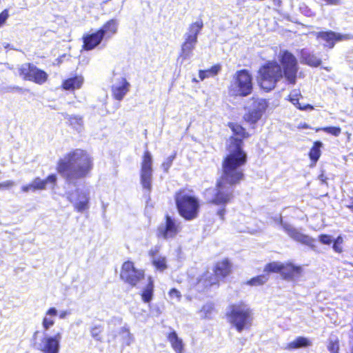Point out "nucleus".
<instances>
[{
    "mask_svg": "<svg viewBox=\"0 0 353 353\" xmlns=\"http://www.w3.org/2000/svg\"><path fill=\"white\" fill-rule=\"evenodd\" d=\"M226 315L229 322L238 332L248 328L252 321V310L242 301L230 305Z\"/></svg>",
    "mask_w": 353,
    "mask_h": 353,
    "instance_id": "39448f33",
    "label": "nucleus"
},
{
    "mask_svg": "<svg viewBox=\"0 0 353 353\" xmlns=\"http://www.w3.org/2000/svg\"><path fill=\"white\" fill-rule=\"evenodd\" d=\"M330 353H339V343L338 341H330L327 346Z\"/></svg>",
    "mask_w": 353,
    "mask_h": 353,
    "instance_id": "37998d69",
    "label": "nucleus"
},
{
    "mask_svg": "<svg viewBox=\"0 0 353 353\" xmlns=\"http://www.w3.org/2000/svg\"><path fill=\"white\" fill-rule=\"evenodd\" d=\"M279 223L283 230L293 240L307 245H311L314 242V239H312L309 236L301 233L299 230L294 228L292 225L283 222L281 217L279 218Z\"/></svg>",
    "mask_w": 353,
    "mask_h": 353,
    "instance_id": "2eb2a0df",
    "label": "nucleus"
},
{
    "mask_svg": "<svg viewBox=\"0 0 353 353\" xmlns=\"http://www.w3.org/2000/svg\"><path fill=\"white\" fill-rule=\"evenodd\" d=\"M203 27V22L201 19L196 20L195 22L190 23L183 35V38L198 41V35L201 31Z\"/></svg>",
    "mask_w": 353,
    "mask_h": 353,
    "instance_id": "412c9836",
    "label": "nucleus"
},
{
    "mask_svg": "<svg viewBox=\"0 0 353 353\" xmlns=\"http://www.w3.org/2000/svg\"><path fill=\"white\" fill-rule=\"evenodd\" d=\"M301 268L292 264L283 265L282 275L285 279H292L300 273Z\"/></svg>",
    "mask_w": 353,
    "mask_h": 353,
    "instance_id": "2f4dec72",
    "label": "nucleus"
},
{
    "mask_svg": "<svg viewBox=\"0 0 353 353\" xmlns=\"http://www.w3.org/2000/svg\"><path fill=\"white\" fill-rule=\"evenodd\" d=\"M9 17L8 10L7 9L3 10L0 13V27L3 26Z\"/></svg>",
    "mask_w": 353,
    "mask_h": 353,
    "instance_id": "de8ad7c7",
    "label": "nucleus"
},
{
    "mask_svg": "<svg viewBox=\"0 0 353 353\" xmlns=\"http://www.w3.org/2000/svg\"><path fill=\"white\" fill-rule=\"evenodd\" d=\"M316 37L325 42L323 43L325 47L332 48L336 41L343 40L345 36L333 31H326L317 32Z\"/></svg>",
    "mask_w": 353,
    "mask_h": 353,
    "instance_id": "a211bd4d",
    "label": "nucleus"
},
{
    "mask_svg": "<svg viewBox=\"0 0 353 353\" xmlns=\"http://www.w3.org/2000/svg\"><path fill=\"white\" fill-rule=\"evenodd\" d=\"M323 175H321V176H320V177H321V180H322V181H323Z\"/></svg>",
    "mask_w": 353,
    "mask_h": 353,
    "instance_id": "6e6d98bb",
    "label": "nucleus"
},
{
    "mask_svg": "<svg viewBox=\"0 0 353 353\" xmlns=\"http://www.w3.org/2000/svg\"><path fill=\"white\" fill-rule=\"evenodd\" d=\"M169 296L172 299H176V301H179L181 298V293L175 288H172L170 290L169 292Z\"/></svg>",
    "mask_w": 353,
    "mask_h": 353,
    "instance_id": "49530a36",
    "label": "nucleus"
},
{
    "mask_svg": "<svg viewBox=\"0 0 353 353\" xmlns=\"http://www.w3.org/2000/svg\"><path fill=\"white\" fill-rule=\"evenodd\" d=\"M174 157H175L174 155L170 156L162 163L161 166L165 172H167L168 171V170L170 169V168L171 167V165L172 164V161H173Z\"/></svg>",
    "mask_w": 353,
    "mask_h": 353,
    "instance_id": "c03bdc74",
    "label": "nucleus"
},
{
    "mask_svg": "<svg viewBox=\"0 0 353 353\" xmlns=\"http://www.w3.org/2000/svg\"><path fill=\"white\" fill-rule=\"evenodd\" d=\"M213 309L214 307L212 303H206L203 306L202 309L199 312L200 316L205 319L210 318L211 316Z\"/></svg>",
    "mask_w": 353,
    "mask_h": 353,
    "instance_id": "58836bf2",
    "label": "nucleus"
},
{
    "mask_svg": "<svg viewBox=\"0 0 353 353\" xmlns=\"http://www.w3.org/2000/svg\"><path fill=\"white\" fill-rule=\"evenodd\" d=\"M319 239L322 244L325 245H330L332 242V236L327 234H321Z\"/></svg>",
    "mask_w": 353,
    "mask_h": 353,
    "instance_id": "a18cd8bd",
    "label": "nucleus"
},
{
    "mask_svg": "<svg viewBox=\"0 0 353 353\" xmlns=\"http://www.w3.org/2000/svg\"><path fill=\"white\" fill-rule=\"evenodd\" d=\"M117 323L119 325L121 323V319L120 318H114L112 319L108 323V342H113L116 340L117 335L121 336L122 342L125 345H130L134 341V336L130 333L129 329L125 327H121L118 330H115L114 326Z\"/></svg>",
    "mask_w": 353,
    "mask_h": 353,
    "instance_id": "9d476101",
    "label": "nucleus"
},
{
    "mask_svg": "<svg viewBox=\"0 0 353 353\" xmlns=\"http://www.w3.org/2000/svg\"><path fill=\"white\" fill-rule=\"evenodd\" d=\"M19 74L25 80L33 81L39 85L44 83L48 77V74L45 71L30 63H23L21 65Z\"/></svg>",
    "mask_w": 353,
    "mask_h": 353,
    "instance_id": "9b49d317",
    "label": "nucleus"
},
{
    "mask_svg": "<svg viewBox=\"0 0 353 353\" xmlns=\"http://www.w3.org/2000/svg\"><path fill=\"white\" fill-rule=\"evenodd\" d=\"M144 277V272L134 268L131 261L125 262L121 268V278L131 285H135Z\"/></svg>",
    "mask_w": 353,
    "mask_h": 353,
    "instance_id": "4468645a",
    "label": "nucleus"
},
{
    "mask_svg": "<svg viewBox=\"0 0 353 353\" xmlns=\"http://www.w3.org/2000/svg\"><path fill=\"white\" fill-rule=\"evenodd\" d=\"M322 146V143L320 141H316L314 143L313 147L311 148L309 156L311 161L315 164L316 161L319 160L321 156V148Z\"/></svg>",
    "mask_w": 353,
    "mask_h": 353,
    "instance_id": "72a5a7b5",
    "label": "nucleus"
},
{
    "mask_svg": "<svg viewBox=\"0 0 353 353\" xmlns=\"http://www.w3.org/2000/svg\"><path fill=\"white\" fill-rule=\"evenodd\" d=\"M300 95V92L297 90H294L289 95V100L299 110H305L307 109L312 110L313 107L309 104L302 105L299 102V96Z\"/></svg>",
    "mask_w": 353,
    "mask_h": 353,
    "instance_id": "473e14b6",
    "label": "nucleus"
},
{
    "mask_svg": "<svg viewBox=\"0 0 353 353\" xmlns=\"http://www.w3.org/2000/svg\"><path fill=\"white\" fill-rule=\"evenodd\" d=\"M279 58L282 68L276 61H269L259 70V83L267 92L274 88L283 76L289 83H296L299 70L296 58L288 50L281 51Z\"/></svg>",
    "mask_w": 353,
    "mask_h": 353,
    "instance_id": "f03ea898",
    "label": "nucleus"
},
{
    "mask_svg": "<svg viewBox=\"0 0 353 353\" xmlns=\"http://www.w3.org/2000/svg\"><path fill=\"white\" fill-rule=\"evenodd\" d=\"M118 26V21L112 19L108 21L99 30H98V32L103 39L107 40L110 39L117 33Z\"/></svg>",
    "mask_w": 353,
    "mask_h": 353,
    "instance_id": "aec40b11",
    "label": "nucleus"
},
{
    "mask_svg": "<svg viewBox=\"0 0 353 353\" xmlns=\"http://www.w3.org/2000/svg\"><path fill=\"white\" fill-rule=\"evenodd\" d=\"M70 314V312H68V310H62L59 313H58L59 317L61 319H64Z\"/></svg>",
    "mask_w": 353,
    "mask_h": 353,
    "instance_id": "8fccbe9b",
    "label": "nucleus"
},
{
    "mask_svg": "<svg viewBox=\"0 0 353 353\" xmlns=\"http://www.w3.org/2000/svg\"><path fill=\"white\" fill-rule=\"evenodd\" d=\"M230 271V265L227 259H224L216 263L214 269V272L216 276H220L221 278L226 276Z\"/></svg>",
    "mask_w": 353,
    "mask_h": 353,
    "instance_id": "cd10ccee",
    "label": "nucleus"
},
{
    "mask_svg": "<svg viewBox=\"0 0 353 353\" xmlns=\"http://www.w3.org/2000/svg\"><path fill=\"white\" fill-rule=\"evenodd\" d=\"M181 230V223L178 220L167 214L165 221L161 223L157 231L159 238L168 239L174 238Z\"/></svg>",
    "mask_w": 353,
    "mask_h": 353,
    "instance_id": "1a4fd4ad",
    "label": "nucleus"
},
{
    "mask_svg": "<svg viewBox=\"0 0 353 353\" xmlns=\"http://www.w3.org/2000/svg\"><path fill=\"white\" fill-rule=\"evenodd\" d=\"M152 264L157 270L163 271L167 268L166 258L162 256H153Z\"/></svg>",
    "mask_w": 353,
    "mask_h": 353,
    "instance_id": "f704fd0d",
    "label": "nucleus"
},
{
    "mask_svg": "<svg viewBox=\"0 0 353 353\" xmlns=\"http://www.w3.org/2000/svg\"><path fill=\"white\" fill-rule=\"evenodd\" d=\"M225 210L224 208L223 209H221L219 210L218 212H217V214L219 216V217L221 219H223V217H224V215H225Z\"/></svg>",
    "mask_w": 353,
    "mask_h": 353,
    "instance_id": "603ef678",
    "label": "nucleus"
},
{
    "mask_svg": "<svg viewBox=\"0 0 353 353\" xmlns=\"http://www.w3.org/2000/svg\"><path fill=\"white\" fill-rule=\"evenodd\" d=\"M184 41L181 45L180 57L183 59H189L192 56V52L198 41L183 38Z\"/></svg>",
    "mask_w": 353,
    "mask_h": 353,
    "instance_id": "b1692460",
    "label": "nucleus"
},
{
    "mask_svg": "<svg viewBox=\"0 0 353 353\" xmlns=\"http://www.w3.org/2000/svg\"><path fill=\"white\" fill-rule=\"evenodd\" d=\"M268 280V276L267 274H261L250 279L246 282V284L251 286H259L266 283Z\"/></svg>",
    "mask_w": 353,
    "mask_h": 353,
    "instance_id": "c9c22d12",
    "label": "nucleus"
},
{
    "mask_svg": "<svg viewBox=\"0 0 353 353\" xmlns=\"http://www.w3.org/2000/svg\"><path fill=\"white\" fill-rule=\"evenodd\" d=\"M268 106L266 100L253 98L252 104L246 108L247 112L243 116L244 120L250 124H255L261 119Z\"/></svg>",
    "mask_w": 353,
    "mask_h": 353,
    "instance_id": "f8f14e48",
    "label": "nucleus"
},
{
    "mask_svg": "<svg viewBox=\"0 0 353 353\" xmlns=\"http://www.w3.org/2000/svg\"><path fill=\"white\" fill-rule=\"evenodd\" d=\"M332 248L336 252L340 253L342 252V247L341 246V245L334 243Z\"/></svg>",
    "mask_w": 353,
    "mask_h": 353,
    "instance_id": "3c124183",
    "label": "nucleus"
},
{
    "mask_svg": "<svg viewBox=\"0 0 353 353\" xmlns=\"http://www.w3.org/2000/svg\"><path fill=\"white\" fill-rule=\"evenodd\" d=\"M334 243L341 245L343 243V239L341 236H338L336 239L334 241Z\"/></svg>",
    "mask_w": 353,
    "mask_h": 353,
    "instance_id": "5fc2aeb1",
    "label": "nucleus"
},
{
    "mask_svg": "<svg viewBox=\"0 0 353 353\" xmlns=\"http://www.w3.org/2000/svg\"><path fill=\"white\" fill-rule=\"evenodd\" d=\"M218 278H221L220 276L212 275V274L207 272L198 281V284L203 285L205 288L216 285L218 283Z\"/></svg>",
    "mask_w": 353,
    "mask_h": 353,
    "instance_id": "7c9ffc66",
    "label": "nucleus"
},
{
    "mask_svg": "<svg viewBox=\"0 0 353 353\" xmlns=\"http://www.w3.org/2000/svg\"><path fill=\"white\" fill-rule=\"evenodd\" d=\"M168 339L176 353H183V341L180 338L178 337L176 332L173 331L170 332L168 336Z\"/></svg>",
    "mask_w": 353,
    "mask_h": 353,
    "instance_id": "a878e982",
    "label": "nucleus"
},
{
    "mask_svg": "<svg viewBox=\"0 0 353 353\" xmlns=\"http://www.w3.org/2000/svg\"><path fill=\"white\" fill-rule=\"evenodd\" d=\"M246 219L247 218L244 215L239 214L237 219L233 220V223L239 232H245V228L241 225L246 222Z\"/></svg>",
    "mask_w": 353,
    "mask_h": 353,
    "instance_id": "ea45409f",
    "label": "nucleus"
},
{
    "mask_svg": "<svg viewBox=\"0 0 353 353\" xmlns=\"http://www.w3.org/2000/svg\"><path fill=\"white\" fill-rule=\"evenodd\" d=\"M148 280V284L141 292V298L144 303H150L153 298L154 283L151 277Z\"/></svg>",
    "mask_w": 353,
    "mask_h": 353,
    "instance_id": "c85d7f7f",
    "label": "nucleus"
},
{
    "mask_svg": "<svg viewBox=\"0 0 353 353\" xmlns=\"http://www.w3.org/2000/svg\"><path fill=\"white\" fill-rule=\"evenodd\" d=\"M241 141L232 139L230 146V154L223 162V174L215 188L205 191V199L217 205H225L233 196L232 185L239 183L243 179L241 167L246 163L247 155L241 150Z\"/></svg>",
    "mask_w": 353,
    "mask_h": 353,
    "instance_id": "f257e3e1",
    "label": "nucleus"
},
{
    "mask_svg": "<svg viewBox=\"0 0 353 353\" xmlns=\"http://www.w3.org/2000/svg\"><path fill=\"white\" fill-rule=\"evenodd\" d=\"M176 204L179 214L186 220L197 217L200 204L199 199L188 193H181L176 196Z\"/></svg>",
    "mask_w": 353,
    "mask_h": 353,
    "instance_id": "0eeeda50",
    "label": "nucleus"
},
{
    "mask_svg": "<svg viewBox=\"0 0 353 353\" xmlns=\"http://www.w3.org/2000/svg\"><path fill=\"white\" fill-rule=\"evenodd\" d=\"M346 207L350 209L352 212H353V197L350 200L348 204H347Z\"/></svg>",
    "mask_w": 353,
    "mask_h": 353,
    "instance_id": "864d4df0",
    "label": "nucleus"
},
{
    "mask_svg": "<svg viewBox=\"0 0 353 353\" xmlns=\"http://www.w3.org/2000/svg\"><path fill=\"white\" fill-rule=\"evenodd\" d=\"M301 59L302 63L312 67H317L321 63V60L319 57L305 49L301 51Z\"/></svg>",
    "mask_w": 353,
    "mask_h": 353,
    "instance_id": "393cba45",
    "label": "nucleus"
},
{
    "mask_svg": "<svg viewBox=\"0 0 353 353\" xmlns=\"http://www.w3.org/2000/svg\"><path fill=\"white\" fill-rule=\"evenodd\" d=\"M152 163L153 161L151 153L148 150L145 151L141 163L140 178L143 188L148 192H150L152 189L153 174Z\"/></svg>",
    "mask_w": 353,
    "mask_h": 353,
    "instance_id": "6e6552de",
    "label": "nucleus"
},
{
    "mask_svg": "<svg viewBox=\"0 0 353 353\" xmlns=\"http://www.w3.org/2000/svg\"><path fill=\"white\" fill-rule=\"evenodd\" d=\"M221 70L220 64H216L212 66L208 70H200L199 72V77L201 81L206 78L214 77L216 76Z\"/></svg>",
    "mask_w": 353,
    "mask_h": 353,
    "instance_id": "c756f323",
    "label": "nucleus"
},
{
    "mask_svg": "<svg viewBox=\"0 0 353 353\" xmlns=\"http://www.w3.org/2000/svg\"><path fill=\"white\" fill-rule=\"evenodd\" d=\"M310 345V341L308 339L303 336H299L293 341L288 343L284 347L285 350H292L299 349L301 347H307Z\"/></svg>",
    "mask_w": 353,
    "mask_h": 353,
    "instance_id": "bb28decb",
    "label": "nucleus"
},
{
    "mask_svg": "<svg viewBox=\"0 0 353 353\" xmlns=\"http://www.w3.org/2000/svg\"><path fill=\"white\" fill-rule=\"evenodd\" d=\"M14 185V182L12 181H6L0 183V189L9 188Z\"/></svg>",
    "mask_w": 353,
    "mask_h": 353,
    "instance_id": "09e8293b",
    "label": "nucleus"
},
{
    "mask_svg": "<svg viewBox=\"0 0 353 353\" xmlns=\"http://www.w3.org/2000/svg\"><path fill=\"white\" fill-rule=\"evenodd\" d=\"M283 268V264L277 263V262H273L268 264L264 271L267 272H280L282 274V271Z\"/></svg>",
    "mask_w": 353,
    "mask_h": 353,
    "instance_id": "e433bc0d",
    "label": "nucleus"
},
{
    "mask_svg": "<svg viewBox=\"0 0 353 353\" xmlns=\"http://www.w3.org/2000/svg\"><path fill=\"white\" fill-rule=\"evenodd\" d=\"M103 327L101 325H94L90 329L91 336L98 341H101V333Z\"/></svg>",
    "mask_w": 353,
    "mask_h": 353,
    "instance_id": "a19ab883",
    "label": "nucleus"
},
{
    "mask_svg": "<svg viewBox=\"0 0 353 353\" xmlns=\"http://www.w3.org/2000/svg\"><path fill=\"white\" fill-rule=\"evenodd\" d=\"M66 195L78 212H83L89 208L90 193L88 191L77 189L75 192H67Z\"/></svg>",
    "mask_w": 353,
    "mask_h": 353,
    "instance_id": "ddd939ff",
    "label": "nucleus"
},
{
    "mask_svg": "<svg viewBox=\"0 0 353 353\" xmlns=\"http://www.w3.org/2000/svg\"><path fill=\"white\" fill-rule=\"evenodd\" d=\"M70 123L78 132H81L83 129L82 118L78 116H72L69 119Z\"/></svg>",
    "mask_w": 353,
    "mask_h": 353,
    "instance_id": "4c0bfd02",
    "label": "nucleus"
},
{
    "mask_svg": "<svg viewBox=\"0 0 353 353\" xmlns=\"http://www.w3.org/2000/svg\"><path fill=\"white\" fill-rule=\"evenodd\" d=\"M230 130L232 131L234 136H232L228 141V150L230 153V146L231 145V140L236 139L241 141L239 148L245 154V152L242 149L243 139L246 138L249 136L246 130L240 125L234 123H230L228 125Z\"/></svg>",
    "mask_w": 353,
    "mask_h": 353,
    "instance_id": "6ab92c4d",
    "label": "nucleus"
},
{
    "mask_svg": "<svg viewBox=\"0 0 353 353\" xmlns=\"http://www.w3.org/2000/svg\"><path fill=\"white\" fill-rule=\"evenodd\" d=\"M253 89L252 77L247 70H238L233 75L228 86L231 96L247 97Z\"/></svg>",
    "mask_w": 353,
    "mask_h": 353,
    "instance_id": "423d86ee",
    "label": "nucleus"
},
{
    "mask_svg": "<svg viewBox=\"0 0 353 353\" xmlns=\"http://www.w3.org/2000/svg\"><path fill=\"white\" fill-rule=\"evenodd\" d=\"M84 82L82 75H75L63 81L62 87L65 90H73L80 89Z\"/></svg>",
    "mask_w": 353,
    "mask_h": 353,
    "instance_id": "5701e85b",
    "label": "nucleus"
},
{
    "mask_svg": "<svg viewBox=\"0 0 353 353\" xmlns=\"http://www.w3.org/2000/svg\"><path fill=\"white\" fill-rule=\"evenodd\" d=\"M83 39L84 49L86 50H91L99 45L103 38L97 30L95 32L84 36Z\"/></svg>",
    "mask_w": 353,
    "mask_h": 353,
    "instance_id": "4be33fe9",
    "label": "nucleus"
},
{
    "mask_svg": "<svg viewBox=\"0 0 353 353\" xmlns=\"http://www.w3.org/2000/svg\"><path fill=\"white\" fill-rule=\"evenodd\" d=\"M92 165V159L89 154L85 150L76 149L59 160L57 170L68 184L76 185L78 179L90 173Z\"/></svg>",
    "mask_w": 353,
    "mask_h": 353,
    "instance_id": "7ed1b4c3",
    "label": "nucleus"
},
{
    "mask_svg": "<svg viewBox=\"0 0 353 353\" xmlns=\"http://www.w3.org/2000/svg\"><path fill=\"white\" fill-rule=\"evenodd\" d=\"M58 315V310L50 307L44 314L42 319L41 326L43 330L35 331L32 335V347L41 353H59L62 334L58 332L54 335H50L48 331L55 324V319Z\"/></svg>",
    "mask_w": 353,
    "mask_h": 353,
    "instance_id": "20e7f679",
    "label": "nucleus"
},
{
    "mask_svg": "<svg viewBox=\"0 0 353 353\" xmlns=\"http://www.w3.org/2000/svg\"><path fill=\"white\" fill-rule=\"evenodd\" d=\"M57 181L55 174L49 175L46 179L43 180L37 177L34 179L30 183L23 185L21 190L24 192H35L36 190H41L46 188L48 183L54 184Z\"/></svg>",
    "mask_w": 353,
    "mask_h": 353,
    "instance_id": "dca6fc26",
    "label": "nucleus"
},
{
    "mask_svg": "<svg viewBox=\"0 0 353 353\" xmlns=\"http://www.w3.org/2000/svg\"><path fill=\"white\" fill-rule=\"evenodd\" d=\"M130 83L123 77L118 79L112 86V92L114 99L121 101L128 92Z\"/></svg>",
    "mask_w": 353,
    "mask_h": 353,
    "instance_id": "f3484780",
    "label": "nucleus"
},
{
    "mask_svg": "<svg viewBox=\"0 0 353 353\" xmlns=\"http://www.w3.org/2000/svg\"><path fill=\"white\" fill-rule=\"evenodd\" d=\"M323 131L331 134L334 136L338 137L341 132V130L339 127H334V126H330V127H325L321 128Z\"/></svg>",
    "mask_w": 353,
    "mask_h": 353,
    "instance_id": "79ce46f5",
    "label": "nucleus"
}]
</instances>
